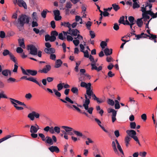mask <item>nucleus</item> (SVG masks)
I'll return each mask as SVG.
<instances>
[{
	"mask_svg": "<svg viewBox=\"0 0 157 157\" xmlns=\"http://www.w3.org/2000/svg\"><path fill=\"white\" fill-rule=\"evenodd\" d=\"M152 5L151 3L147 2L145 7H141V11L142 12V16L143 18H146L147 20H149L150 17L148 15H150L153 18L156 17V16L151 11Z\"/></svg>",
	"mask_w": 157,
	"mask_h": 157,
	"instance_id": "obj_1",
	"label": "nucleus"
},
{
	"mask_svg": "<svg viewBox=\"0 0 157 157\" xmlns=\"http://www.w3.org/2000/svg\"><path fill=\"white\" fill-rule=\"evenodd\" d=\"M30 17L25 15H21L19 17L17 22H15L17 27L19 29L20 27L23 26L24 24L26 23H29V21Z\"/></svg>",
	"mask_w": 157,
	"mask_h": 157,
	"instance_id": "obj_2",
	"label": "nucleus"
},
{
	"mask_svg": "<svg viewBox=\"0 0 157 157\" xmlns=\"http://www.w3.org/2000/svg\"><path fill=\"white\" fill-rule=\"evenodd\" d=\"M27 49L29 51V54L33 56L37 55L38 57H41L42 52L40 51H38V49L36 47L32 44L29 45L27 46Z\"/></svg>",
	"mask_w": 157,
	"mask_h": 157,
	"instance_id": "obj_3",
	"label": "nucleus"
},
{
	"mask_svg": "<svg viewBox=\"0 0 157 157\" xmlns=\"http://www.w3.org/2000/svg\"><path fill=\"white\" fill-rule=\"evenodd\" d=\"M28 118H39V117H47V116L46 114L44 113H39L35 111H33L28 114Z\"/></svg>",
	"mask_w": 157,
	"mask_h": 157,
	"instance_id": "obj_4",
	"label": "nucleus"
},
{
	"mask_svg": "<svg viewBox=\"0 0 157 157\" xmlns=\"http://www.w3.org/2000/svg\"><path fill=\"white\" fill-rule=\"evenodd\" d=\"M85 98L86 99L85 102L83 104V106L84 107L85 109L87 110L89 113L91 114L92 113L93 108L92 107L89 108L88 105L90 103V101L89 98H88L86 95H85Z\"/></svg>",
	"mask_w": 157,
	"mask_h": 157,
	"instance_id": "obj_5",
	"label": "nucleus"
},
{
	"mask_svg": "<svg viewBox=\"0 0 157 157\" xmlns=\"http://www.w3.org/2000/svg\"><path fill=\"white\" fill-rule=\"evenodd\" d=\"M21 68L23 74L24 75H31L34 76L36 75L37 74V71L36 70H33L30 69H27L25 70L22 67H21Z\"/></svg>",
	"mask_w": 157,
	"mask_h": 157,
	"instance_id": "obj_6",
	"label": "nucleus"
},
{
	"mask_svg": "<svg viewBox=\"0 0 157 157\" xmlns=\"http://www.w3.org/2000/svg\"><path fill=\"white\" fill-rule=\"evenodd\" d=\"M25 78H26V79L27 80L33 82L36 84L42 87L43 86L41 83L40 82H39L38 81H37L35 78H34L33 77H30L27 78V76H24L21 78V79H23Z\"/></svg>",
	"mask_w": 157,
	"mask_h": 157,
	"instance_id": "obj_7",
	"label": "nucleus"
},
{
	"mask_svg": "<svg viewBox=\"0 0 157 157\" xmlns=\"http://www.w3.org/2000/svg\"><path fill=\"white\" fill-rule=\"evenodd\" d=\"M2 54L4 56L9 55L10 59L13 62H14V59L15 58V57L13 54L11 52H10L8 50H4L2 52Z\"/></svg>",
	"mask_w": 157,
	"mask_h": 157,
	"instance_id": "obj_8",
	"label": "nucleus"
},
{
	"mask_svg": "<svg viewBox=\"0 0 157 157\" xmlns=\"http://www.w3.org/2000/svg\"><path fill=\"white\" fill-rule=\"evenodd\" d=\"M67 32L68 33V34H70L73 36H76L78 35V33H79V31L78 29H71V28Z\"/></svg>",
	"mask_w": 157,
	"mask_h": 157,
	"instance_id": "obj_9",
	"label": "nucleus"
},
{
	"mask_svg": "<svg viewBox=\"0 0 157 157\" xmlns=\"http://www.w3.org/2000/svg\"><path fill=\"white\" fill-rule=\"evenodd\" d=\"M48 149L52 153L55 152L56 153L59 152L60 150L59 148L56 146H52L48 147Z\"/></svg>",
	"mask_w": 157,
	"mask_h": 157,
	"instance_id": "obj_10",
	"label": "nucleus"
},
{
	"mask_svg": "<svg viewBox=\"0 0 157 157\" xmlns=\"http://www.w3.org/2000/svg\"><path fill=\"white\" fill-rule=\"evenodd\" d=\"M51 68V66L50 65H47L42 70H40V72L41 73H46L50 71Z\"/></svg>",
	"mask_w": 157,
	"mask_h": 157,
	"instance_id": "obj_11",
	"label": "nucleus"
},
{
	"mask_svg": "<svg viewBox=\"0 0 157 157\" xmlns=\"http://www.w3.org/2000/svg\"><path fill=\"white\" fill-rule=\"evenodd\" d=\"M68 34L67 32L63 31L62 33H61L58 35L59 38L61 40H63L66 38V36Z\"/></svg>",
	"mask_w": 157,
	"mask_h": 157,
	"instance_id": "obj_12",
	"label": "nucleus"
},
{
	"mask_svg": "<svg viewBox=\"0 0 157 157\" xmlns=\"http://www.w3.org/2000/svg\"><path fill=\"white\" fill-rule=\"evenodd\" d=\"M91 70H95L97 71H99L102 69V67L100 66L98 67H97L96 66V64L94 63H91Z\"/></svg>",
	"mask_w": 157,
	"mask_h": 157,
	"instance_id": "obj_13",
	"label": "nucleus"
},
{
	"mask_svg": "<svg viewBox=\"0 0 157 157\" xmlns=\"http://www.w3.org/2000/svg\"><path fill=\"white\" fill-rule=\"evenodd\" d=\"M108 111L109 113H112V118L115 117L117 114V111L115 110L112 108H109L108 109Z\"/></svg>",
	"mask_w": 157,
	"mask_h": 157,
	"instance_id": "obj_14",
	"label": "nucleus"
},
{
	"mask_svg": "<svg viewBox=\"0 0 157 157\" xmlns=\"http://www.w3.org/2000/svg\"><path fill=\"white\" fill-rule=\"evenodd\" d=\"M17 4L20 7H23L25 9L27 8L26 4L23 0H18Z\"/></svg>",
	"mask_w": 157,
	"mask_h": 157,
	"instance_id": "obj_15",
	"label": "nucleus"
},
{
	"mask_svg": "<svg viewBox=\"0 0 157 157\" xmlns=\"http://www.w3.org/2000/svg\"><path fill=\"white\" fill-rule=\"evenodd\" d=\"M44 52L48 54L54 53L55 52V50L53 48H45L44 49Z\"/></svg>",
	"mask_w": 157,
	"mask_h": 157,
	"instance_id": "obj_16",
	"label": "nucleus"
},
{
	"mask_svg": "<svg viewBox=\"0 0 157 157\" xmlns=\"http://www.w3.org/2000/svg\"><path fill=\"white\" fill-rule=\"evenodd\" d=\"M37 128L34 126L32 125L30 127V132L31 133H36L37 132V131L39 129V127L37 125Z\"/></svg>",
	"mask_w": 157,
	"mask_h": 157,
	"instance_id": "obj_17",
	"label": "nucleus"
},
{
	"mask_svg": "<svg viewBox=\"0 0 157 157\" xmlns=\"http://www.w3.org/2000/svg\"><path fill=\"white\" fill-rule=\"evenodd\" d=\"M63 62L60 59H57L55 62V67L56 68H59L60 67L62 64Z\"/></svg>",
	"mask_w": 157,
	"mask_h": 157,
	"instance_id": "obj_18",
	"label": "nucleus"
},
{
	"mask_svg": "<svg viewBox=\"0 0 157 157\" xmlns=\"http://www.w3.org/2000/svg\"><path fill=\"white\" fill-rule=\"evenodd\" d=\"M2 74L3 75L6 76H7L9 74L10 76L11 75L12 72L10 71L7 69H6L3 70L2 71Z\"/></svg>",
	"mask_w": 157,
	"mask_h": 157,
	"instance_id": "obj_19",
	"label": "nucleus"
},
{
	"mask_svg": "<svg viewBox=\"0 0 157 157\" xmlns=\"http://www.w3.org/2000/svg\"><path fill=\"white\" fill-rule=\"evenodd\" d=\"M45 142L47 144H50V145H52L53 144V142L52 139L49 136H47L46 137Z\"/></svg>",
	"mask_w": 157,
	"mask_h": 157,
	"instance_id": "obj_20",
	"label": "nucleus"
},
{
	"mask_svg": "<svg viewBox=\"0 0 157 157\" xmlns=\"http://www.w3.org/2000/svg\"><path fill=\"white\" fill-rule=\"evenodd\" d=\"M128 135L130 136L131 138V136L132 135H136V132L134 130L131 129L130 130H127L126 131Z\"/></svg>",
	"mask_w": 157,
	"mask_h": 157,
	"instance_id": "obj_21",
	"label": "nucleus"
},
{
	"mask_svg": "<svg viewBox=\"0 0 157 157\" xmlns=\"http://www.w3.org/2000/svg\"><path fill=\"white\" fill-rule=\"evenodd\" d=\"M133 3V4L132 7L134 9L138 8L140 6L138 4V0H132Z\"/></svg>",
	"mask_w": 157,
	"mask_h": 157,
	"instance_id": "obj_22",
	"label": "nucleus"
},
{
	"mask_svg": "<svg viewBox=\"0 0 157 157\" xmlns=\"http://www.w3.org/2000/svg\"><path fill=\"white\" fill-rule=\"evenodd\" d=\"M65 101L63 100V99H60V100L62 102L64 103H67V101L71 103V104H73L74 103V101L71 100L68 97H67L65 98Z\"/></svg>",
	"mask_w": 157,
	"mask_h": 157,
	"instance_id": "obj_23",
	"label": "nucleus"
},
{
	"mask_svg": "<svg viewBox=\"0 0 157 157\" xmlns=\"http://www.w3.org/2000/svg\"><path fill=\"white\" fill-rule=\"evenodd\" d=\"M18 41L20 46L22 47L23 48H25V46L24 44V39H19L18 40Z\"/></svg>",
	"mask_w": 157,
	"mask_h": 157,
	"instance_id": "obj_24",
	"label": "nucleus"
},
{
	"mask_svg": "<svg viewBox=\"0 0 157 157\" xmlns=\"http://www.w3.org/2000/svg\"><path fill=\"white\" fill-rule=\"evenodd\" d=\"M104 51L105 55L106 56L110 55L112 53V49H109V48H105L104 50Z\"/></svg>",
	"mask_w": 157,
	"mask_h": 157,
	"instance_id": "obj_25",
	"label": "nucleus"
},
{
	"mask_svg": "<svg viewBox=\"0 0 157 157\" xmlns=\"http://www.w3.org/2000/svg\"><path fill=\"white\" fill-rule=\"evenodd\" d=\"M136 23L138 26L139 27H141L143 24V22L142 20V18H139L137 20Z\"/></svg>",
	"mask_w": 157,
	"mask_h": 157,
	"instance_id": "obj_26",
	"label": "nucleus"
},
{
	"mask_svg": "<svg viewBox=\"0 0 157 157\" xmlns=\"http://www.w3.org/2000/svg\"><path fill=\"white\" fill-rule=\"evenodd\" d=\"M61 25L65 27H67L69 28V29L71 28V25L69 22H61Z\"/></svg>",
	"mask_w": 157,
	"mask_h": 157,
	"instance_id": "obj_27",
	"label": "nucleus"
},
{
	"mask_svg": "<svg viewBox=\"0 0 157 157\" xmlns=\"http://www.w3.org/2000/svg\"><path fill=\"white\" fill-rule=\"evenodd\" d=\"M145 34L143 33H142L140 34L136 35V40H138L142 38H146Z\"/></svg>",
	"mask_w": 157,
	"mask_h": 157,
	"instance_id": "obj_28",
	"label": "nucleus"
},
{
	"mask_svg": "<svg viewBox=\"0 0 157 157\" xmlns=\"http://www.w3.org/2000/svg\"><path fill=\"white\" fill-rule=\"evenodd\" d=\"M62 128L64 129L66 132L73 131V130H74L72 128L67 126H62Z\"/></svg>",
	"mask_w": 157,
	"mask_h": 157,
	"instance_id": "obj_29",
	"label": "nucleus"
},
{
	"mask_svg": "<svg viewBox=\"0 0 157 157\" xmlns=\"http://www.w3.org/2000/svg\"><path fill=\"white\" fill-rule=\"evenodd\" d=\"M145 36H146V37H149V39L151 40L155 39H156V36L155 35H154L152 34H151L150 35H148L145 34Z\"/></svg>",
	"mask_w": 157,
	"mask_h": 157,
	"instance_id": "obj_30",
	"label": "nucleus"
},
{
	"mask_svg": "<svg viewBox=\"0 0 157 157\" xmlns=\"http://www.w3.org/2000/svg\"><path fill=\"white\" fill-rule=\"evenodd\" d=\"M14 62H13L15 63V64L14 65V69L13 70V72H16L17 71V68L18 67V66L17 65V63L16 61V60L15 59V58L14 59Z\"/></svg>",
	"mask_w": 157,
	"mask_h": 157,
	"instance_id": "obj_31",
	"label": "nucleus"
},
{
	"mask_svg": "<svg viewBox=\"0 0 157 157\" xmlns=\"http://www.w3.org/2000/svg\"><path fill=\"white\" fill-rule=\"evenodd\" d=\"M86 80V78L83 74H81L80 77L78 78L79 82H83Z\"/></svg>",
	"mask_w": 157,
	"mask_h": 157,
	"instance_id": "obj_32",
	"label": "nucleus"
},
{
	"mask_svg": "<svg viewBox=\"0 0 157 157\" xmlns=\"http://www.w3.org/2000/svg\"><path fill=\"white\" fill-rule=\"evenodd\" d=\"M93 93L92 90L91 89L90 90H86V94L89 96L88 98L89 99L91 98V96H92Z\"/></svg>",
	"mask_w": 157,
	"mask_h": 157,
	"instance_id": "obj_33",
	"label": "nucleus"
},
{
	"mask_svg": "<svg viewBox=\"0 0 157 157\" xmlns=\"http://www.w3.org/2000/svg\"><path fill=\"white\" fill-rule=\"evenodd\" d=\"M71 91L74 94H78V90L76 87H72L71 89Z\"/></svg>",
	"mask_w": 157,
	"mask_h": 157,
	"instance_id": "obj_34",
	"label": "nucleus"
},
{
	"mask_svg": "<svg viewBox=\"0 0 157 157\" xmlns=\"http://www.w3.org/2000/svg\"><path fill=\"white\" fill-rule=\"evenodd\" d=\"M47 12H48L49 11L47 10H43L41 13L42 17L43 18H45L46 17V15Z\"/></svg>",
	"mask_w": 157,
	"mask_h": 157,
	"instance_id": "obj_35",
	"label": "nucleus"
},
{
	"mask_svg": "<svg viewBox=\"0 0 157 157\" xmlns=\"http://www.w3.org/2000/svg\"><path fill=\"white\" fill-rule=\"evenodd\" d=\"M32 97V95L30 93L26 94L25 95V98L28 100H30Z\"/></svg>",
	"mask_w": 157,
	"mask_h": 157,
	"instance_id": "obj_36",
	"label": "nucleus"
},
{
	"mask_svg": "<svg viewBox=\"0 0 157 157\" xmlns=\"http://www.w3.org/2000/svg\"><path fill=\"white\" fill-rule=\"evenodd\" d=\"M53 92H54L55 95L57 97H60L61 96V93L59 92L58 90H56V89H53Z\"/></svg>",
	"mask_w": 157,
	"mask_h": 157,
	"instance_id": "obj_37",
	"label": "nucleus"
},
{
	"mask_svg": "<svg viewBox=\"0 0 157 157\" xmlns=\"http://www.w3.org/2000/svg\"><path fill=\"white\" fill-rule=\"evenodd\" d=\"M112 8H113L114 10L116 11H117L118 10L120 9V7L118 5H117L116 4H113L112 5Z\"/></svg>",
	"mask_w": 157,
	"mask_h": 157,
	"instance_id": "obj_38",
	"label": "nucleus"
},
{
	"mask_svg": "<svg viewBox=\"0 0 157 157\" xmlns=\"http://www.w3.org/2000/svg\"><path fill=\"white\" fill-rule=\"evenodd\" d=\"M64 85V83H59L57 85V90L58 91H59L62 90L63 88V85Z\"/></svg>",
	"mask_w": 157,
	"mask_h": 157,
	"instance_id": "obj_39",
	"label": "nucleus"
},
{
	"mask_svg": "<svg viewBox=\"0 0 157 157\" xmlns=\"http://www.w3.org/2000/svg\"><path fill=\"white\" fill-rule=\"evenodd\" d=\"M73 132L76 136L80 137L82 134L81 132L78 131H76L75 130H73Z\"/></svg>",
	"mask_w": 157,
	"mask_h": 157,
	"instance_id": "obj_40",
	"label": "nucleus"
},
{
	"mask_svg": "<svg viewBox=\"0 0 157 157\" xmlns=\"http://www.w3.org/2000/svg\"><path fill=\"white\" fill-rule=\"evenodd\" d=\"M112 146L113 149V150L115 153L117 152V150L116 147V144L115 141H113L112 142Z\"/></svg>",
	"mask_w": 157,
	"mask_h": 157,
	"instance_id": "obj_41",
	"label": "nucleus"
},
{
	"mask_svg": "<svg viewBox=\"0 0 157 157\" xmlns=\"http://www.w3.org/2000/svg\"><path fill=\"white\" fill-rule=\"evenodd\" d=\"M128 20L129 21L130 23H135V21L134 18L132 16H130L128 17Z\"/></svg>",
	"mask_w": 157,
	"mask_h": 157,
	"instance_id": "obj_42",
	"label": "nucleus"
},
{
	"mask_svg": "<svg viewBox=\"0 0 157 157\" xmlns=\"http://www.w3.org/2000/svg\"><path fill=\"white\" fill-rule=\"evenodd\" d=\"M32 17L33 21H37V15L36 13L33 12L32 14Z\"/></svg>",
	"mask_w": 157,
	"mask_h": 157,
	"instance_id": "obj_43",
	"label": "nucleus"
},
{
	"mask_svg": "<svg viewBox=\"0 0 157 157\" xmlns=\"http://www.w3.org/2000/svg\"><path fill=\"white\" fill-rule=\"evenodd\" d=\"M107 45V43L106 42L102 41L100 44V46L102 49H104L105 47Z\"/></svg>",
	"mask_w": 157,
	"mask_h": 157,
	"instance_id": "obj_44",
	"label": "nucleus"
},
{
	"mask_svg": "<svg viewBox=\"0 0 157 157\" xmlns=\"http://www.w3.org/2000/svg\"><path fill=\"white\" fill-rule=\"evenodd\" d=\"M7 81L8 83L11 82H15L16 81V79L12 77H10L7 79Z\"/></svg>",
	"mask_w": 157,
	"mask_h": 157,
	"instance_id": "obj_45",
	"label": "nucleus"
},
{
	"mask_svg": "<svg viewBox=\"0 0 157 157\" xmlns=\"http://www.w3.org/2000/svg\"><path fill=\"white\" fill-rule=\"evenodd\" d=\"M107 103L109 105L113 106L114 105V102L113 100L109 99L107 101Z\"/></svg>",
	"mask_w": 157,
	"mask_h": 157,
	"instance_id": "obj_46",
	"label": "nucleus"
},
{
	"mask_svg": "<svg viewBox=\"0 0 157 157\" xmlns=\"http://www.w3.org/2000/svg\"><path fill=\"white\" fill-rule=\"evenodd\" d=\"M10 101L12 104L16 108V107H17V103L15 102V101H13L14 100H16L15 99L10 98Z\"/></svg>",
	"mask_w": 157,
	"mask_h": 157,
	"instance_id": "obj_47",
	"label": "nucleus"
},
{
	"mask_svg": "<svg viewBox=\"0 0 157 157\" xmlns=\"http://www.w3.org/2000/svg\"><path fill=\"white\" fill-rule=\"evenodd\" d=\"M131 138L133 139L135 141L137 142L139 145H140L139 140L136 136L135 135H132V136H131Z\"/></svg>",
	"mask_w": 157,
	"mask_h": 157,
	"instance_id": "obj_48",
	"label": "nucleus"
},
{
	"mask_svg": "<svg viewBox=\"0 0 157 157\" xmlns=\"http://www.w3.org/2000/svg\"><path fill=\"white\" fill-rule=\"evenodd\" d=\"M114 74L111 71H110L108 73L107 76H106V78L108 77L109 78H112L114 75Z\"/></svg>",
	"mask_w": 157,
	"mask_h": 157,
	"instance_id": "obj_49",
	"label": "nucleus"
},
{
	"mask_svg": "<svg viewBox=\"0 0 157 157\" xmlns=\"http://www.w3.org/2000/svg\"><path fill=\"white\" fill-rule=\"evenodd\" d=\"M13 101H15V102L18 105H23L25 107L26 106V105L24 102H21L20 101H19L17 100H14Z\"/></svg>",
	"mask_w": 157,
	"mask_h": 157,
	"instance_id": "obj_50",
	"label": "nucleus"
},
{
	"mask_svg": "<svg viewBox=\"0 0 157 157\" xmlns=\"http://www.w3.org/2000/svg\"><path fill=\"white\" fill-rule=\"evenodd\" d=\"M54 132H55L57 134H59L60 132V128L58 126H56L54 128Z\"/></svg>",
	"mask_w": 157,
	"mask_h": 157,
	"instance_id": "obj_51",
	"label": "nucleus"
},
{
	"mask_svg": "<svg viewBox=\"0 0 157 157\" xmlns=\"http://www.w3.org/2000/svg\"><path fill=\"white\" fill-rule=\"evenodd\" d=\"M38 135L39 137H41L43 141H45L46 140V137H45L44 135L43 134L39 133Z\"/></svg>",
	"mask_w": 157,
	"mask_h": 157,
	"instance_id": "obj_52",
	"label": "nucleus"
},
{
	"mask_svg": "<svg viewBox=\"0 0 157 157\" xmlns=\"http://www.w3.org/2000/svg\"><path fill=\"white\" fill-rule=\"evenodd\" d=\"M23 50L21 47H18L16 49V52L17 53H20L23 52Z\"/></svg>",
	"mask_w": 157,
	"mask_h": 157,
	"instance_id": "obj_53",
	"label": "nucleus"
},
{
	"mask_svg": "<svg viewBox=\"0 0 157 157\" xmlns=\"http://www.w3.org/2000/svg\"><path fill=\"white\" fill-rule=\"evenodd\" d=\"M124 21V17L122 16L120 17L119 20V22L120 24H123V23Z\"/></svg>",
	"mask_w": 157,
	"mask_h": 157,
	"instance_id": "obj_54",
	"label": "nucleus"
},
{
	"mask_svg": "<svg viewBox=\"0 0 157 157\" xmlns=\"http://www.w3.org/2000/svg\"><path fill=\"white\" fill-rule=\"evenodd\" d=\"M73 42L75 46H77L79 43V41L78 39H76L73 40Z\"/></svg>",
	"mask_w": 157,
	"mask_h": 157,
	"instance_id": "obj_55",
	"label": "nucleus"
},
{
	"mask_svg": "<svg viewBox=\"0 0 157 157\" xmlns=\"http://www.w3.org/2000/svg\"><path fill=\"white\" fill-rule=\"evenodd\" d=\"M131 139V138L130 137L128 136H126L125 138V142H127V143H129Z\"/></svg>",
	"mask_w": 157,
	"mask_h": 157,
	"instance_id": "obj_56",
	"label": "nucleus"
},
{
	"mask_svg": "<svg viewBox=\"0 0 157 157\" xmlns=\"http://www.w3.org/2000/svg\"><path fill=\"white\" fill-rule=\"evenodd\" d=\"M72 4L70 2H67L66 3V7L68 9H70L71 8Z\"/></svg>",
	"mask_w": 157,
	"mask_h": 157,
	"instance_id": "obj_57",
	"label": "nucleus"
},
{
	"mask_svg": "<svg viewBox=\"0 0 157 157\" xmlns=\"http://www.w3.org/2000/svg\"><path fill=\"white\" fill-rule=\"evenodd\" d=\"M130 126L131 128H135L136 127V123L135 122H131L130 124Z\"/></svg>",
	"mask_w": 157,
	"mask_h": 157,
	"instance_id": "obj_58",
	"label": "nucleus"
},
{
	"mask_svg": "<svg viewBox=\"0 0 157 157\" xmlns=\"http://www.w3.org/2000/svg\"><path fill=\"white\" fill-rule=\"evenodd\" d=\"M36 21H32V26L33 27H37L38 26V24Z\"/></svg>",
	"mask_w": 157,
	"mask_h": 157,
	"instance_id": "obj_59",
	"label": "nucleus"
},
{
	"mask_svg": "<svg viewBox=\"0 0 157 157\" xmlns=\"http://www.w3.org/2000/svg\"><path fill=\"white\" fill-rule=\"evenodd\" d=\"M90 34L91 38H94L95 36L94 33L92 31H90Z\"/></svg>",
	"mask_w": 157,
	"mask_h": 157,
	"instance_id": "obj_60",
	"label": "nucleus"
},
{
	"mask_svg": "<svg viewBox=\"0 0 157 157\" xmlns=\"http://www.w3.org/2000/svg\"><path fill=\"white\" fill-rule=\"evenodd\" d=\"M53 13H54V15L55 16H58L60 15V12L59 10H55L53 11Z\"/></svg>",
	"mask_w": 157,
	"mask_h": 157,
	"instance_id": "obj_61",
	"label": "nucleus"
},
{
	"mask_svg": "<svg viewBox=\"0 0 157 157\" xmlns=\"http://www.w3.org/2000/svg\"><path fill=\"white\" fill-rule=\"evenodd\" d=\"M5 33L3 31H1L0 32V37L2 38H3L5 37Z\"/></svg>",
	"mask_w": 157,
	"mask_h": 157,
	"instance_id": "obj_62",
	"label": "nucleus"
},
{
	"mask_svg": "<svg viewBox=\"0 0 157 157\" xmlns=\"http://www.w3.org/2000/svg\"><path fill=\"white\" fill-rule=\"evenodd\" d=\"M56 55L52 53L50 55V59L52 60H55L56 59Z\"/></svg>",
	"mask_w": 157,
	"mask_h": 157,
	"instance_id": "obj_63",
	"label": "nucleus"
},
{
	"mask_svg": "<svg viewBox=\"0 0 157 157\" xmlns=\"http://www.w3.org/2000/svg\"><path fill=\"white\" fill-rule=\"evenodd\" d=\"M58 35V33L56 31H53L51 32V35L52 36H57Z\"/></svg>",
	"mask_w": 157,
	"mask_h": 157,
	"instance_id": "obj_64",
	"label": "nucleus"
}]
</instances>
